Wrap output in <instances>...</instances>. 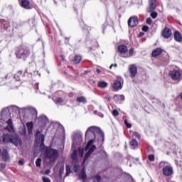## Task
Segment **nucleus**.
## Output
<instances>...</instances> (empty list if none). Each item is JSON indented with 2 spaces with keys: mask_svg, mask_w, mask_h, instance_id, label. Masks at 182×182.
Instances as JSON below:
<instances>
[{
  "mask_svg": "<svg viewBox=\"0 0 182 182\" xmlns=\"http://www.w3.org/2000/svg\"><path fill=\"white\" fill-rule=\"evenodd\" d=\"M58 156L59 152L56 149H46L45 151V159L48 161L49 164L55 163Z\"/></svg>",
  "mask_w": 182,
  "mask_h": 182,
  "instance_id": "1",
  "label": "nucleus"
},
{
  "mask_svg": "<svg viewBox=\"0 0 182 182\" xmlns=\"http://www.w3.org/2000/svg\"><path fill=\"white\" fill-rule=\"evenodd\" d=\"M96 134H101L102 136V130H100V128L95 126L90 127L85 132V139H90V136H96Z\"/></svg>",
  "mask_w": 182,
  "mask_h": 182,
  "instance_id": "2",
  "label": "nucleus"
},
{
  "mask_svg": "<svg viewBox=\"0 0 182 182\" xmlns=\"http://www.w3.org/2000/svg\"><path fill=\"white\" fill-rule=\"evenodd\" d=\"M16 55L18 59H23L25 60V59L31 55V53L29 52V49L27 48H20L16 50Z\"/></svg>",
  "mask_w": 182,
  "mask_h": 182,
  "instance_id": "3",
  "label": "nucleus"
},
{
  "mask_svg": "<svg viewBox=\"0 0 182 182\" xmlns=\"http://www.w3.org/2000/svg\"><path fill=\"white\" fill-rule=\"evenodd\" d=\"M16 106L15 105H12L11 107H5L3 108L1 112V120H4V122H5L6 120V119H9V111L10 110H16Z\"/></svg>",
  "mask_w": 182,
  "mask_h": 182,
  "instance_id": "4",
  "label": "nucleus"
},
{
  "mask_svg": "<svg viewBox=\"0 0 182 182\" xmlns=\"http://www.w3.org/2000/svg\"><path fill=\"white\" fill-rule=\"evenodd\" d=\"M36 143H41V148L45 147V135L41 134V131H37L35 135Z\"/></svg>",
  "mask_w": 182,
  "mask_h": 182,
  "instance_id": "5",
  "label": "nucleus"
},
{
  "mask_svg": "<svg viewBox=\"0 0 182 182\" xmlns=\"http://www.w3.org/2000/svg\"><path fill=\"white\" fill-rule=\"evenodd\" d=\"M162 173L166 177H170L173 174V166L171 165H166L162 169Z\"/></svg>",
  "mask_w": 182,
  "mask_h": 182,
  "instance_id": "6",
  "label": "nucleus"
},
{
  "mask_svg": "<svg viewBox=\"0 0 182 182\" xmlns=\"http://www.w3.org/2000/svg\"><path fill=\"white\" fill-rule=\"evenodd\" d=\"M10 143H12V144L16 146H21V144H22V139H21L18 134L11 135Z\"/></svg>",
  "mask_w": 182,
  "mask_h": 182,
  "instance_id": "7",
  "label": "nucleus"
},
{
  "mask_svg": "<svg viewBox=\"0 0 182 182\" xmlns=\"http://www.w3.org/2000/svg\"><path fill=\"white\" fill-rule=\"evenodd\" d=\"M169 76L173 80H178L181 77V73L179 70H173L169 72Z\"/></svg>",
  "mask_w": 182,
  "mask_h": 182,
  "instance_id": "8",
  "label": "nucleus"
},
{
  "mask_svg": "<svg viewBox=\"0 0 182 182\" xmlns=\"http://www.w3.org/2000/svg\"><path fill=\"white\" fill-rule=\"evenodd\" d=\"M128 25L130 28H134L139 25V18L137 16L130 17L128 20Z\"/></svg>",
  "mask_w": 182,
  "mask_h": 182,
  "instance_id": "9",
  "label": "nucleus"
},
{
  "mask_svg": "<svg viewBox=\"0 0 182 182\" xmlns=\"http://www.w3.org/2000/svg\"><path fill=\"white\" fill-rule=\"evenodd\" d=\"M7 126L4 128L5 130L9 132V133H15V128L14 127V122H12V119H9L6 121Z\"/></svg>",
  "mask_w": 182,
  "mask_h": 182,
  "instance_id": "10",
  "label": "nucleus"
},
{
  "mask_svg": "<svg viewBox=\"0 0 182 182\" xmlns=\"http://www.w3.org/2000/svg\"><path fill=\"white\" fill-rule=\"evenodd\" d=\"M48 123H49V119H48V117L45 115H43L38 119V124H39V126H46Z\"/></svg>",
  "mask_w": 182,
  "mask_h": 182,
  "instance_id": "11",
  "label": "nucleus"
},
{
  "mask_svg": "<svg viewBox=\"0 0 182 182\" xmlns=\"http://www.w3.org/2000/svg\"><path fill=\"white\" fill-rule=\"evenodd\" d=\"M149 7L147 9V12H153V11L157 8L156 0H149Z\"/></svg>",
  "mask_w": 182,
  "mask_h": 182,
  "instance_id": "12",
  "label": "nucleus"
},
{
  "mask_svg": "<svg viewBox=\"0 0 182 182\" xmlns=\"http://www.w3.org/2000/svg\"><path fill=\"white\" fill-rule=\"evenodd\" d=\"M112 87L114 90H120V89L123 87V84L122 83V80H115L112 85Z\"/></svg>",
  "mask_w": 182,
  "mask_h": 182,
  "instance_id": "13",
  "label": "nucleus"
},
{
  "mask_svg": "<svg viewBox=\"0 0 182 182\" xmlns=\"http://www.w3.org/2000/svg\"><path fill=\"white\" fill-rule=\"evenodd\" d=\"M129 70L131 73V77H134L137 75V67L134 65H130L129 66Z\"/></svg>",
  "mask_w": 182,
  "mask_h": 182,
  "instance_id": "14",
  "label": "nucleus"
},
{
  "mask_svg": "<svg viewBox=\"0 0 182 182\" xmlns=\"http://www.w3.org/2000/svg\"><path fill=\"white\" fill-rule=\"evenodd\" d=\"M95 150H96V146L95 145L91 146V147L90 148V149L86 153L84 157V163L85 161H86V160H87V159H89V157H90V155L92 154V153H93Z\"/></svg>",
  "mask_w": 182,
  "mask_h": 182,
  "instance_id": "15",
  "label": "nucleus"
},
{
  "mask_svg": "<svg viewBox=\"0 0 182 182\" xmlns=\"http://www.w3.org/2000/svg\"><path fill=\"white\" fill-rule=\"evenodd\" d=\"M12 134H4L1 136L3 143H11Z\"/></svg>",
  "mask_w": 182,
  "mask_h": 182,
  "instance_id": "16",
  "label": "nucleus"
},
{
  "mask_svg": "<svg viewBox=\"0 0 182 182\" xmlns=\"http://www.w3.org/2000/svg\"><path fill=\"white\" fill-rule=\"evenodd\" d=\"M163 36L164 38L168 39V38L171 36V30L168 28H165L163 32Z\"/></svg>",
  "mask_w": 182,
  "mask_h": 182,
  "instance_id": "17",
  "label": "nucleus"
},
{
  "mask_svg": "<svg viewBox=\"0 0 182 182\" xmlns=\"http://www.w3.org/2000/svg\"><path fill=\"white\" fill-rule=\"evenodd\" d=\"M118 50L119 53H121L122 55H124L127 53V46H126L125 45H121L118 47Z\"/></svg>",
  "mask_w": 182,
  "mask_h": 182,
  "instance_id": "18",
  "label": "nucleus"
},
{
  "mask_svg": "<svg viewBox=\"0 0 182 182\" xmlns=\"http://www.w3.org/2000/svg\"><path fill=\"white\" fill-rule=\"evenodd\" d=\"M163 53V50L160 48H158L153 50L152 52V56L153 58H156V56H159Z\"/></svg>",
  "mask_w": 182,
  "mask_h": 182,
  "instance_id": "19",
  "label": "nucleus"
},
{
  "mask_svg": "<svg viewBox=\"0 0 182 182\" xmlns=\"http://www.w3.org/2000/svg\"><path fill=\"white\" fill-rule=\"evenodd\" d=\"M4 161H8L9 160V155L8 154V150L4 149L1 154Z\"/></svg>",
  "mask_w": 182,
  "mask_h": 182,
  "instance_id": "20",
  "label": "nucleus"
},
{
  "mask_svg": "<svg viewBox=\"0 0 182 182\" xmlns=\"http://www.w3.org/2000/svg\"><path fill=\"white\" fill-rule=\"evenodd\" d=\"M174 39L176 41V42H181L182 41V36L180 32L176 31L174 33Z\"/></svg>",
  "mask_w": 182,
  "mask_h": 182,
  "instance_id": "21",
  "label": "nucleus"
},
{
  "mask_svg": "<svg viewBox=\"0 0 182 182\" xmlns=\"http://www.w3.org/2000/svg\"><path fill=\"white\" fill-rule=\"evenodd\" d=\"M26 126L28 134H32V130L33 129V122H27Z\"/></svg>",
  "mask_w": 182,
  "mask_h": 182,
  "instance_id": "22",
  "label": "nucleus"
},
{
  "mask_svg": "<svg viewBox=\"0 0 182 182\" xmlns=\"http://www.w3.org/2000/svg\"><path fill=\"white\" fill-rule=\"evenodd\" d=\"M79 177L80 180L82 181H86L87 176H86V172H85V169H82L81 172L79 174Z\"/></svg>",
  "mask_w": 182,
  "mask_h": 182,
  "instance_id": "23",
  "label": "nucleus"
},
{
  "mask_svg": "<svg viewBox=\"0 0 182 182\" xmlns=\"http://www.w3.org/2000/svg\"><path fill=\"white\" fill-rule=\"evenodd\" d=\"M25 110H28V112H31V113L33 114V116L38 115V111H36V109L33 107H28L25 108Z\"/></svg>",
  "mask_w": 182,
  "mask_h": 182,
  "instance_id": "24",
  "label": "nucleus"
},
{
  "mask_svg": "<svg viewBox=\"0 0 182 182\" xmlns=\"http://www.w3.org/2000/svg\"><path fill=\"white\" fill-rule=\"evenodd\" d=\"M21 6L25 9H29V1L28 0H23L21 1Z\"/></svg>",
  "mask_w": 182,
  "mask_h": 182,
  "instance_id": "25",
  "label": "nucleus"
},
{
  "mask_svg": "<svg viewBox=\"0 0 182 182\" xmlns=\"http://www.w3.org/2000/svg\"><path fill=\"white\" fill-rule=\"evenodd\" d=\"M0 25H1L4 29H7V28L9 27V23L5 20H1Z\"/></svg>",
  "mask_w": 182,
  "mask_h": 182,
  "instance_id": "26",
  "label": "nucleus"
},
{
  "mask_svg": "<svg viewBox=\"0 0 182 182\" xmlns=\"http://www.w3.org/2000/svg\"><path fill=\"white\" fill-rule=\"evenodd\" d=\"M138 144H139L137 143V141L135 139H133L130 142L132 149H136V147H137Z\"/></svg>",
  "mask_w": 182,
  "mask_h": 182,
  "instance_id": "27",
  "label": "nucleus"
},
{
  "mask_svg": "<svg viewBox=\"0 0 182 182\" xmlns=\"http://www.w3.org/2000/svg\"><path fill=\"white\" fill-rule=\"evenodd\" d=\"M71 157L73 159V160L76 161L77 160V150L74 149L72 154H71Z\"/></svg>",
  "mask_w": 182,
  "mask_h": 182,
  "instance_id": "28",
  "label": "nucleus"
},
{
  "mask_svg": "<svg viewBox=\"0 0 182 182\" xmlns=\"http://www.w3.org/2000/svg\"><path fill=\"white\" fill-rule=\"evenodd\" d=\"M22 75V71H18L17 74L14 75V79L17 80V82H19L21 80V76Z\"/></svg>",
  "mask_w": 182,
  "mask_h": 182,
  "instance_id": "29",
  "label": "nucleus"
},
{
  "mask_svg": "<svg viewBox=\"0 0 182 182\" xmlns=\"http://www.w3.org/2000/svg\"><path fill=\"white\" fill-rule=\"evenodd\" d=\"M170 164L167 161H161L159 163V168H164L166 166H169Z\"/></svg>",
  "mask_w": 182,
  "mask_h": 182,
  "instance_id": "30",
  "label": "nucleus"
},
{
  "mask_svg": "<svg viewBox=\"0 0 182 182\" xmlns=\"http://www.w3.org/2000/svg\"><path fill=\"white\" fill-rule=\"evenodd\" d=\"M80 60H82V57L80 55H75L74 57V62L75 63H80Z\"/></svg>",
  "mask_w": 182,
  "mask_h": 182,
  "instance_id": "31",
  "label": "nucleus"
},
{
  "mask_svg": "<svg viewBox=\"0 0 182 182\" xmlns=\"http://www.w3.org/2000/svg\"><path fill=\"white\" fill-rule=\"evenodd\" d=\"M77 102L80 103H86V98L85 97H77Z\"/></svg>",
  "mask_w": 182,
  "mask_h": 182,
  "instance_id": "32",
  "label": "nucleus"
},
{
  "mask_svg": "<svg viewBox=\"0 0 182 182\" xmlns=\"http://www.w3.org/2000/svg\"><path fill=\"white\" fill-rule=\"evenodd\" d=\"M92 180L94 182H100L102 181V177L99 175H95L93 178Z\"/></svg>",
  "mask_w": 182,
  "mask_h": 182,
  "instance_id": "33",
  "label": "nucleus"
},
{
  "mask_svg": "<svg viewBox=\"0 0 182 182\" xmlns=\"http://www.w3.org/2000/svg\"><path fill=\"white\" fill-rule=\"evenodd\" d=\"M54 102L56 103V105H60L63 102V99L57 97L54 100Z\"/></svg>",
  "mask_w": 182,
  "mask_h": 182,
  "instance_id": "34",
  "label": "nucleus"
},
{
  "mask_svg": "<svg viewBox=\"0 0 182 182\" xmlns=\"http://www.w3.org/2000/svg\"><path fill=\"white\" fill-rule=\"evenodd\" d=\"M98 86H100V87L105 88L107 86V82H106L105 81H101L99 82Z\"/></svg>",
  "mask_w": 182,
  "mask_h": 182,
  "instance_id": "35",
  "label": "nucleus"
},
{
  "mask_svg": "<svg viewBox=\"0 0 182 182\" xmlns=\"http://www.w3.org/2000/svg\"><path fill=\"white\" fill-rule=\"evenodd\" d=\"M92 144H93V139H90L88 143L87 144L86 146H85V150H89V149L90 148V146H92Z\"/></svg>",
  "mask_w": 182,
  "mask_h": 182,
  "instance_id": "36",
  "label": "nucleus"
},
{
  "mask_svg": "<svg viewBox=\"0 0 182 182\" xmlns=\"http://www.w3.org/2000/svg\"><path fill=\"white\" fill-rule=\"evenodd\" d=\"M70 173H72V171L70 170V166L67 165L66 166V177H68V176H69L70 174Z\"/></svg>",
  "mask_w": 182,
  "mask_h": 182,
  "instance_id": "37",
  "label": "nucleus"
},
{
  "mask_svg": "<svg viewBox=\"0 0 182 182\" xmlns=\"http://www.w3.org/2000/svg\"><path fill=\"white\" fill-rule=\"evenodd\" d=\"M42 163V159L41 158H38L36 161V165L37 167H41V164Z\"/></svg>",
  "mask_w": 182,
  "mask_h": 182,
  "instance_id": "38",
  "label": "nucleus"
},
{
  "mask_svg": "<svg viewBox=\"0 0 182 182\" xmlns=\"http://www.w3.org/2000/svg\"><path fill=\"white\" fill-rule=\"evenodd\" d=\"M19 133L21 134V136H25L26 134V129L22 128L19 130Z\"/></svg>",
  "mask_w": 182,
  "mask_h": 182,
  "instance_id": "39",
  "label": "nucleus"
},
{
  "mask_svg": "<svg viewBox=\"0 0 182 182\" xmlns=\"http://www.w3.org/2000/svg\"><path fill=\"white\" fill-rule=\"evenodd\" d=\"M157 15H158V14L156 11L151 12V18H153V19H156L157 18Z\"/></svg>",
  "mask_w": 182,
  "mask_h": 182,
  "instance_id": "40",
  "label": "nucleus"
},
{
  "mask_svg": "<svg viewBox=\"0 0 182 182\" xmlns=\"http://www.w3.org/2000/svg\"><path fill=\"white\" fill-rule=\"evenodd\" d=\"M78 151H79V155L80 156V157H83V149H82L81 147H79Z\"/></svg>",
  "mask_w": 182,
  "mask_h": 182,
  "instance_id": "41",
  "label": "nucleus"
},
{
  "mask_svg": "<svg viewBox=\"0 0 182 182\" xmlns=\"http://www.w3.org/2000/svg\"><path fill=\"white\" fill-rule=\"evenodd\" d=\"M78 170H79V165L75 164L73 166V171H75V173H77Z\"/></svg>",
  "mask_w": 182,
  "mask_h": 182,
  "instance_id": "42",
  "label": "nucleus"
},
{
  "mask_svg": "<svg viewBox=\"0 0 182 182\" xmlns=\"http://www.w3.org/2000/svg\"><path fill=\"white\" fill-rule=\"evenodd\" d=\"M148 159L149 160H150V161H154L155 160L154 155L153 154L149 155Z\"/></svg>",
  "mask_w": 182,
  "mask_h": 182,
  "instance_id": "43",
  "label": "nucleus"
},
{
  "mask_svg": "<svg viewBox=\"0 0 182 182\" xmlns=\"http://www.w3.org/2000/svg\"><path fill=\"white\" fill-rule=\"evenodd\" d=\"M42 180H43V182H50V179L49 178L45 177V176H43L42 178Z\"/></svg>",
  "mask_w": 182,
  "mask_h": 182,
  "instance_id": "44",
  "label": "nucleus"
},
{
  "mask_svg": "<svg viewBox=\"0 0 182 182\" xmlns=\"http://www.w3.org/2000/svg\"><path fill=\"white\" fill-rule=\"evenodd\" d=\"M152 22H153V20H151V18H146V23L148 25H151Z\"/></svg>",
  "mask_w": 182,
  "mask_h": 182,
  "instance_id": "45",
  "label": "nucleus"
},
{
  "mask_svg": "<svg viewBox=\"0 0 182 182\" xmlns=\"http://www.w3.org/2000/svg\"><path fill=\"white\" fill-rule=\"evenodd\" d=\"M112 114L113 116H119V111H117V109H114L112 111Z\"/></svg>",
  "mask_w": 182,
  "mask_h": 182,
  "instance_id": "46",
  "label": "nucleus"
},
{
  "mask_svg": "<svg viewBox=\"0 0 182 182\" xmlns=\"http://www.w3.org/2000/svg\"><path fill=\"white\" fill-rule=\"evenodd\" d=\"M142 31H143V32H147V31H149V26H144L142 27Z\"/></svg>",
  "mask_w": 182,
  "mask_h": 182,
  "instance_id": "47",
  "label": "nucleus"
},
{
  "mask_svg": "<svg viewBox=\"0 0 182 182\" xmlns=\"http://www.w3.org/2000/svg\"><path fill=\"white\" fill-rule=\"evenodd\" d=\"M133 53H134V48H131L129 50V56H133Z\"/></svg>",
  "mask_w": 182,
  "mask_h": 182,
  "instance_id": "48",
  "label": "nucleus"
},
{
  "mask_svg": "<svg viewBox=\"0 0 182 182\" xmlns=\"http://www.w3.org/2000/svg\"><path fill=\"white\" fill-rule=\"evenodd\" d=\"M125 125L127 126V127H128V129H130L132 127V124H128L127 123V120L124 121Z\"/></svg>",
  "mask_w": 182,
  "mask_h": 182,
  "instance_id": "49",
  "label": "nucleus"
},
{
  "mask_svg": "<svg viewBox=\"0 0 182 182\" xmlns=\"http://www.w3.org/2000/svg\"><path fill=\"white\" fill-rule=\"evenodd\" d=\"M6 166V164H0V170H4Z\"/></svg>",
  "mask_w": 182,
  "mask_h": 182,
  "instance_id": "50",
  "label": "nucleus"
},
{
  "mask_svg": "<svg viewBox=\"0 0 182 182\" xmlns=\"http://www.w3.org/2000/svg\"><path fill=\"white\" fill-rule=\"evenodd\" d=\"M63 170H65V166H61L60 168V169H59V173H60V174L61 173H63Z\"/></svg>",
  "mask_w": 182,
  "mask_h": 182,
  "instance_id": "51",
  "label": "nucleus"
},
{
  "mask_svg": "<svg viewBox=\"0 0 182 182\" xmlns=\"http://www.w3.org/2000/svg\"><path fill=\"white\" fill-rule=\"evenodd\" d=\"M134 136L138 139H140V134L138 132H134Z\"/></svg>",
  "mask_w": 182,
  "mask_h": 182,
  "instance_id": "52",
  "label": "nucleus"
},
{
  "mask_svg": "<svg viewBox=\"0 0 182 182\" xmlns=\"http://www.w3.org/2000/svg\"><path fill=\"white\" fill-rule=\"evenodd\" d=\"M49 173H50V169H47L44 171V174L47 175L49 174Z\"/></svg>",
  "mask_w": 182,
  "mask_h": 182,
  "instance_id": "53",
  "label": "nucleus"
},
{
  "mask_svg": "<svg viewBox=\"0 0 182 182\" xmlns=\"http://www.w3.org/2000/svg\"><path fill=\"white\" fill-rule=\"evenodd\" d=\"M117 68V64H112L110 65L109 69H112V68Z\"/></svg>",
  "mask_w": 182,
  "mask_h": 182,
  "instance_id": "54",
  "label": "nucleus"
},
{
  "mask_svg": "<svg viewBox=\"0 0 182 182\" xmlns=\"http://www.w3.org/2000/svg\"><path fill=\"white\" fill-rule=\"evenodd\" d=\"M23 160H19L18 161V164H20L21 166H23Z\"/></svg>",
  "mask_w": 182,
  "mask_h": 182,
  "instance_id": "55",
  "label": "nucleus"
},
{
  "mask_svg": "<svg viewBox=\"0 0 182 182\" xmlns=\"http://www.w3.org/2000/svg\"><path fill=\"white\" fill-rule=\"evenodd\" d=\"M13 26L16 29L18 28V26L16 25V23H14Z\"/></svg>",
  "mask_w": 182,
  "mask_h": 182,
  "instance_id": "56",
  "label": "nucleus"
},
{
  "mask_svg": "<svg viewBox=\"0 0 182 182\" xmlns=\"http://www.w3.org/2000/svg\"><path fill=\"white\" fill-rule=\"evenodd\" d=\"M102 73V70L100 69H97V73L100 74Z\"/></svg>",
  "mask_w": 182,
  "mask_h": 182,
  "instance_id": "57",
  "label": "nucleus"
},
{
  "mask_svg": "<svg viewBox=\"0 0 182 182\" xmlns=\"http://www.w3.org/2000/svg\"><path fill=\"white\" fill-rule=\"evenodd\" d=\"M105 98L107 99V100H108V102H110V97L107 96Z\"/></svg>",
  "mask_w": 182,
  "mask_h": 182,
  "instance_id": "58",
  "label": "nucleus"
},
{
  "mask_svg": "<svg viewBox=\"0 0 182 182\" xmlns=\"http://www.w3.org/2000/svg\"><path fill=\"white\" fill-rule=\"evenodd\" d=\"M93 113H94V114H96L97 113V110H95V111L93 112Z\"/></svg>",
  "mask_w": 182,
  "mask_h": 182,
  "instance_id": "59",
  "label": "nucleus"
},
{
  "mask_svg": "<svg viewBox=\"0 0 182 182\" xmlns=\"http://www.w3.org/2000/svg\"><path fill=\"white\" fill-rule=\"evenodd\" d=\"M121 99H124V96H123V95H121Z\"/></svg>",
  "mask_w": 182,
  "mask_h": 182,
  "instance_id": "60",
  "label": "nucleus"
},
{
  "mask_svg": "<svg viewBox=\"0 0 182 182\" xmlns=\"http://www.w3.org/2000/svg\"><path fill=\"white\" fill-rule=\"evenodd\" d=\"M75 147V143L73 144L72 149Z\"/></svg>",
  "mask_w": 182,
  "mask_h": 182,
  "instance_id": "61",
  "label": "nucleus"
},
{
  "mask_svg": "<svg viewBox=\"0 0 182 182\" xmlns=\"http://www.w3.org/2000/svg\"><path fill=\"white\" fill-rule=\"evenodd\" d=\"M1 154H2V150L0 149V156H1Z\"/></svg>",
  "mask_w": 182,
  "mask_h": 182,
  "instance_id": "62",
  "label": "nucleus"
},
{
  "mask_svg": "<svg viewBox=\"0 0 182 182\" xmlns=\"http://www.w3.org/2000/svg\"><path fill=\"white\" fill-rule=\"evenodd\" d=\"M180 97H181V99H182V93H181Z\"/></svg>",
  "mask_w": 182,
  "mask_h": 182,
  "instance_id": "63",
  "label": "nucleus"
},
{
  "mask_svg": "<svg viewBox=\"0 0 182 182\" xmlns=\"http://www.w3.org/2000/svg\"><path fill=\"white\" fill-rule=\"evenodd\" d=\"M61 59H62V60H63V56H62V55H61Z\"/></svg>",
  "mask_w": 182,
  "mask_h": 182,
  "instance_id": "64",
  "label": "nucleus"
}]
</instances>
